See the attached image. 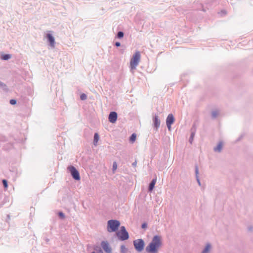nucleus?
<instances>
[{"instance_id": "nucleus-1", "label": "nucleus", "mask_w": 253, "mask_h": 253, "mask_svg": "<svg viewBox=\"0 0 253 253\" xmlns=\"http://www.w3.org/2000/svg\"><path fill=\"white\" fill-rule=\"evenodd\" d=\"M162 245V239L159 236H155L151 243L146 248V251L150 253H157L159 248Z\"/></svg>"}, {"instance_id": "nucleus-2", "label": "nucleus", "mask_w": 253, "mask_h": 253, "mask_svg": "<svg viewBox=\"0 0 253 253\" xmlns=\"http://www.w3.org/2000/svg\"><path fill=\"white\" fill-rule=\"evenodd\" d=\"M140 52L136 51L130 61V66L132 70L135 69L138 65L140 60Z\"/></svg>"}, {"instance_id": "nucleus-3", "label": "nucleus", "mask_w": 253, "mask_h": 253, "mask_svg": "<svg viewBox=\"0 0 253 253\" xmlns=\"http://www.w3.org/2000/svg\"><path fill=\"white\" fill-rule=\"evenodd\" d=\"M120 223L116 220H110L107 223V231L109 232L116 231L120 226Z\"/></svg>"}, {"instance_id": "nucleus-4", "label": "nucleus", "mask_w": 253, "mask_h": 253, "mask_svg": "<svg viewBox=\"0 0 253 253\" xmlns=\"http://www.w3.org/2000/svg\"><path fill=\"white\" fill-rule=\"evenodd\" d=\"M118 237L121 240L124 241L128 239L129 236L124 226H122L121 229L117 232Z\"/></svg>"}, {"instance_id": "nucleus-5", "label": "nucleus", "mask_w": 253, "mask_h": 253, "mask_svg": "<svg viewBox=\"0 0 253 253\" xmlns=\"http://www.w3.org/2000/svg\"><path fill=\"white\" fill-rule=\"evenodd\" d=\"M133 245L136 251L141 252L144 249V242L142 239H139L133 241Z\"/></svg>"}, {"instance_id": "nucleus-6", "label": "nucleus", "mask_w": 253, "mask_h": 253, "mask_svg": "<svg viewBox=\"0 0 253 253\" xmlns=\"http://www.w3.org/2000/svg\"><path fill=\"white\" fill-rule=\"evenodd\" d=\"M68 169L70 170L73 177L77 180L80 179V176L79 171L74 166H70L68 168Z\"/></svg>"}, {"instance_id": "nucleus-7", "label": "nucleus", "mask_w": 253, "mask_h": 253, "mask_svg": "<svg viewBox=\"0 0 253 253\" xmlns=\"http://www.w3.org/2000/svg\"><path fill=\"white\" fill-rule=\"evenodd\" d=\"M174 121V118L173 115L171 114H169L166 120V124L169 130H171V125L173 123Z\"/></svg>"}, {"instance_id": "nucleus-8", "label": "nucleus", "mask_w": 253, "mask_h": 253, "mask_svg": "<svg viewBox=\"0 0 253 253\" xmlns=\"http://www.w3.org/2000/svg\"><path fill=\"white\" fill-rule=\"evenodd\" d=\"M101 245L102 248L106 253H112V249L108 243L103 241L101 243Z\"/></svg>"}, {"instance_id": "nucleus-9", "label": "nucleus", "mask_w": 253, "mask_h": 253, "mask_svg": "<svg viewBox=\"0 0 253 253\" xmlns=\"http://www.w3.org/2000/svg\"><path fill=\"white\" fill-rule=\"evenodd\" d=\"M109 121L112 123H115L117 119V114L115 112H111L108 118Z\"/></svg>"}, {"instance_id": "nucleus-10", "label": "nucleus", "mask_w": 253, "mask_h": 253, "mask_svg": "<svg viewBox=\"0 0 253 253\" xmlns=\"http://www.w3.org/2000/svg\"><path fill=\"white\" fill-rule=\"evenodd\" d=\"M49 42H50V44L51 46L53 47L54 46V37L50 34H47L46 36Z\"/></svg>"}, {"instance_id": "nucleus-11", "label": "nucleus", "mask_w": 253, "mask_h": 253, "mask_svg": "<svg viewBox=\"0 0 253 253\" xmlns=\"http://www.w3.org/2000/svg\"><path fill=\"white\" fill-rule=\"evenodd\" d=\"M157 178H155L152 180L151 182L150 183L149 186V190L150 191H152L153 189H154V187L155 186V185L156 183Z\"/></svg>"}, {"instance_id": "nucleus-12", "label": "nucleus", "mask_w": 253, "mask_h": 253, "mask_svg": "<svg viewBox=\"0 0 253 253\" xmlns=\"http://www.w3.org/2000/svg\"><path fill=\"white\" fill-rule=\"evenodd\" d=\"M155 125L156 127H158L159 126L160 124V122L158 119V117L157 116H156L154 120Z\"/></svg>"}, {"instance_id": "nucleus-13", "label": "nucleus", "mask_w": 253, "mask_h": 253, "mask_svg": "<svg viewBox=\"0 0 253 253\" xmlns=\"http://www.w3.org/2000/svg\"><path fill=\"white\" fill-rule=\"evenodd\" d=\"M222 148V144L221 142L218 143L216 147L214 148V151L220 152Z\"/></svg>"}, {"instance_id": "nucleus-14", "label": "nucleus", "mask_w": 253, "mask_h": 253, "mask_svg": "<svg viewBox=\"0 0 253 253\" xmlns=\"http://www.w3.org/2000/svg\"><path fill=\"white\" fill-rule=\"evenodd\" d=\"M98 140H99V135H98V133H95L94 134V145H96L97 144Z\"/></svg>"}, {"instance_id": "nucleus-15", "label": "nucleus", "mask_w": 253, "mask_h": 253, "mask_svg": "<svg viewBox=\"0 0 253 253\" xmlns=\"http://www.w3.org/2000/svg\"><path fill=\"white\" fill-rule=\"evenodd\" d=\"M211 248V246L209 244L207 245L205 250L202 252V253H208Z\"/></svg>"}, {"instance_id": "nucleus-16", "label": "nucleus", "mask_w": 253, "mask_h": 253, "mask_svg": "<svg viewBox=\"0 0 253 253\" xmlns=\"http://www.w3.org/2000/svg\"><path fill=\"white\" fill-rule=\"evenodd\" d=\"M136 135L135 133H133L130 137V141L133 143L136 140Z\"/></svg>"}, {"instance_id": "nucleus-17", "label": "nucleus", "mask_w": 253, "mask_h": 253, "mask_svg": "<svg viewBox=\"0 0 253 253\" xmlns=\"http://www.w3.org/2000/svg\"><path fill=\"white\" fill-rule=\"evenodd\" d=\"M11 56L9 54H5L2 56V59L3 60H8L10 58Z\"/></svg>"}, {"instance_id": "nucleus-18", "label": "nucleus", "mask_w": 253, "mask_h": 253, "mask_svg": "<svg viewBox=\"0 0 253 253\" xmlns=\"http://www.w3.org/2000/svg\"><path fill=\"white\" fill-rule=\"evenodd\" d=\"M2 183L3 184V186L4 187V188L5 189H7V187H8V184H7V181L5 180V179H3L2 180Z\"/></svg>"}, {"instance_id": "nucleus-19", "label": "nucleus", "mask_w": 253, "mask_h": 253, "mask_svg": "<svg viewBox=\"0 0 253 253\" xmlns=\"http://www.w3.org/2000/svg\"><path fill=\"white\" fill-rule=\"evenodd\" d=\"M117 169V164L116 162H114L113 165V171H116Z\"/></svg>"}, {"instance_id": "nucleus-20", "label": "nucleus", "mask_w": 253, "mask_h": 253, "mask_svg": "<svg viewBox=\"0 0 253 253\" xmlns=\"http://www.w3.org/2000/svg\"><path fill=\"white\" fill-rule=\"evenodd\" d=\"M80 98L82 100H84L86 99L87 96L86 94H85L84 93H83L81 95Z\"/></svg>"}, {"instance_id": "nucleus-21", "label": "nucleus", "mask_w": 253, "mask_h": 253, "mask_svg": "<svg viewBox=\"0 0 253 253\" xmlns=\"http://www.w3.org/2000/svg\"><path fill=\"white\" fill-rule=\"evenodd\" d=\"M124 36V33L122 32H119L117 35L118 38H122Z\"/></svg>"}, {"instance_id": "nucleus-22", "label": "nucleus", "mask_w": 253, "mask_h": 253, "mask_svg": "<svg viewBox=\"0 0 253 253\" xmlns=\"http://www.w3.org/2000/svg\"><path fill=\"white\" fill-rule=\"evenodd\" d=\"M218 114V112L217 111H213L212 113V117L213 118H215L216 117V116Z\"/></svg>"}, {"instance_id": "nucleus-23", "label": "nucleus", "mask_w": 253, "mask_h": 253, "mask_svg": "<svg viewBox=\"0 0 253 253\" xmlns=\"http://www.w3.org/2000/svg\"><path fill=\"white\" fill-rule=\"evenodd\" d=\"M10 103L11 105H15L16 103V101L14 99H11L10 101Z\"/></svg>"}, {"instance_id": "nucleus-24", "label": "nucleus", "mask_w": 253, "mask_h": 253, "mask_svg": "<svg viewBox=\"0 0 253 253\" xmlns=\"http://www.w3.org/2000/svg\"><path fill=\"white\" fill-rule=\"evenodd\" d=\"M121 249L122 252H125L126 250V249L125 246H122Z\"/></svg>"}, {"instance_id": "nucleus-25", "label": "nucleus", "mask_w": 253, "mask_h": 253, "mask_svg": "<svg viewBox=\"0 0 253 253\" xmlns=\"http://www.w3.org/2000/svg\"><path fill=\"white\" fill-rule=\"evenodd\" d=\"M59 215L62 218H64V214L62 213V212H60L59 213Z\"/></svg>"}, {"instance_id": "nucleus-26", "label": "nucleus", "mask_w": 253, "mask_h": 253, "mask_svg": "<svg viewBox=\"0 0 253 253\" xmlns=\"http://www.w3.org/2000/svg\"><path fill=\"white\" fill-rule=\"evenodd\" d=\"M115 45L117 46H120L121 44H120V43L119 42H116Z\"/></svg>"}, {"instance_id": "nucleus-27", "label": "nucleus", "mask_w": 253, "mask_h": 253, "mask_svg": "<svg viewBox=\"0 0 253 253\" xmlns=\"http://www.w3.org/2000/svg\"><path fill=\"white\" fill-rule=\"evenodd\" d=\"M132 165L134 166V167H135L136 165V162L135 161L134 163H133L132 164Z\"/></svg>"}, {"instance_id": "nucleus-28", "label": "nucleus", "mask_w": 253, "mask_h": 253, "mask_svg": "<svg viewBox=\"0 0 253 253\" xmlns=\"http://www.w3.org/2000/svg\"><path fill=\"white\" fill-rule=\"evenodd\" d=\"M98 253H103V252L101 250H100Z\"/></svg>"}, {"instance_id": "nucleus-29", "label": "nucleus", "mask_w": 253, "mask_h": 253, "mask_svg": "<svg viewBox=\"0 0 253 253\" xmlns=\"http://www.w3.org/2000/svg\"><path fill=\"white\" fill-rule=\"evenodd\" d=\"M196 172L197 173L198 172V169L197 168L196 169Z\"/></svg>"}, {"instance_id": "nucleus-30", "label": "nucleus", "mask_w": 253, "mask_h": 253, "mask_svg": "<svg viewBox=\"0 0 253 253\" xmlns=\"http://www.w3.org/2000/svg\"><path fill=\"white\" fill-rule=\"evenodd\" d=\"M193 134H192V135H191V137H192V138H193Z\"/></svg>"}, {"instance_id": "nucleus-31", "label": "nucleus", "mask_w": 253, "mask_h": 253, "mask_svg": "<svg viewBox=\"0 0 253 253\" xmlns=\"http://www.w3.org/2000/svg\"><path fill=\"white\" fill-rule=\"evenodd\" d=\"M95 253L93 252H92V253Z\"/></svg>"}]
</instances>
